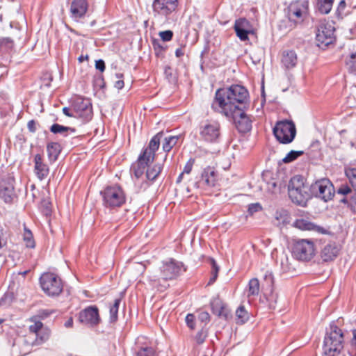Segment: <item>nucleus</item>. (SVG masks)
<instances>
[{"instance_id":"35","label":"nucleus","mask_w":356,"mask_h":356,"mask_svg":"<svg viewBox=\"0 0 356 356\" xmlns=\"http://www.w3.org/2000/svg\"><path fill=\"white\" fill-rule=\"evenodd\" d=\"M24 241L27 248H33L35 247V241L31 232L26 227H24Z\"/></svg>"},{"instance_id":"10","label":"nucleus","mask_w":356,"mask_h":356,"mask_svg":"<svg viewBox=\"0 0 356 356\" xmlns=\"http://www.w3.org/2000/svg\"><path fill=\"white\" fill-rule=\"evenodd\" d=\"M308 13L307 1H296L291 3L286 9V16L289 26L294 28L298 24L303 22Z\"/></svg>"},{"instance_id":"36","label":"nucleus","mask_w":356,"mask_h":356,"mask_svg":"<svg viewBox=\"0 0 356 356\" xmlns=\"http://www.w3.org/2000/svg\"><path fill=\"white\" fill-rule=\"evenodd\" d=\"M302 154H303L302 151L292 150L286 154V156L282 159V161L285 163H290Z\"/></svg>"},{"instance_id":"3","label":"nucleus","mask_w":356,"mask_h":356,"mask_svg":"<svg viewBox=\"0 0 356 356\" xmlns=\"http://www.w3.org/2000/svg\"><path fill=\"white\" fill-rule=\"evenodd\" d=\"M343 348V334L341 329L332 324L323 343V351L327 356L338 355Z\"/></svg>"},{"instance_id":"49","label":"nucleus","mask_w":356,"mask_h":356,"mask_svg":"<svg viewBox=\"0 0 356 356\" xmlns=\"http://www.w3.org/2000/svg\"><path fill=\"white\" fill-rule=\"evenodd\" d=\"M339 194L348 195L352 193L351 188L347 185H342L337 191Z\"/></svg>"},{"instance_id":"32","label":"nucleus","mask_w":356,"mask_h":356,"mask_svg":"<svg viewBox=\"0 0 356 356\" xmlns=\"http://www.w3.org/2000/svg\"><path fill=\"white\" fill-rule=\"evenodd\" d=\"M236 323L238 324H243L245 323L248 318V313L245 309L243 306H240L236 311Z\"/></svg>"},{"instance_id":"16","label":"nucleus","mask_w":356,"mask_h":356,"mask_svg":"<svg viewBox=\"0 0 356 356\" xmlns=\"http://www.w3.org/2000/svg\"><path fill=\"white\" fill-rule=\"evenodd\" d=\"M72 107L75 118H82L85 121H88L91 119L92 110L88 99L77 98L73 102Z\"/></svg>"},{"instance_id":"53","label":"nucleus","mask_w":356,"mask_h":356,"mask_svg":"<svg viewBox=\"0 0 356 356\" xmlns=\"http://www.w3.org/2000/svg\"><path fill=\"white\" fill-rule=\"evenodd\" d=\"M95 67L97 70H99L100 72H104L105 70V63L103 60L99 59L95 63Z\"/></svg>"},{"instance_id":"26","label":"nucleus","mask_w":356,"mask_h":356,"mask_svg":"<svg viewBox=\"0 0 356 356\" xmlns=\"http://www.w3.org/2000/svg\"><path fill=\"white\" fill-rule=\"evenodd\" d=\"M47 151L49 161H55L60 152V145L58 143H50L47 146Z\"/></svg>"},{"instance_id":"42","label":"nucleus","mask_w":356,"mask_h":356,"mask_svg":"<svg viewBox=\"0 0 356 356\" xmlns=\"http://www.w3.org/2000/svg\"><path fill=\"white\" fill-rule=\"evenodd\" d=\"M14 296L12 293H6L0 300V305L9 306L13 302Z\"/></svg>"},{"instance_id":"18","label":"nucleus","mask_w":356,"mask_h":356,"mask_svg":"<svg viewBox=\"0 0 356 356\" xmlns=\"http://www.w3.org/2000/svg\"><path fill=\"white\" fill-rule=\"evenodd\" d=\"M14 196V179L8 176L0 181V197L5 202L10 203Z\"/></svg>"},{"instance_id":"29","label":"nucleus","mask_w":356,"mask_h":356,"mask_svg":"<svg viewBox=\"0 0 356 356\" xmlns=\"http://www.w3.org/2000/svg\"><path fill=\"white\" fill-rule=\"evenodd\" d=\"M334 0H318L317 9L322 14H328L332 10Z\"/></svg>"},{"instance_id":"61","label":"nucleus","mask_w":356,"mask_h":356,"mask_svg":"<svg viewBox=\"0 0 356 356\" xmlns=\"http://www.w3.org/2000/svg\"><path fill=\"white\" fill-rule=\"evenodd\" d=\"M78 59H79V61L80 63H82L83 61H84V60H88V55H86V56H83V55H81V56H80L79 57V58H78Z\"/></svg>"},{"instance_id":"8","label":"nucleus","mask_w":356,"mask_h":356,"mask_svg":"<svg viewBox=\"0 0 356 356\" xmlns=\"http://www.w3.org/2000/svg\"><path fill=\"white\" fill-rule=\"evenodd\" d=\"M183 267L182 263L177 261L175 259H170L165 261L160 267L159 276L154 275L152 281L154 282V284L156 286V282H160L161 279L165 282L169 280H173L180 275Z\"/></svg>"},{"instance_id":"6","label":"nucleus","mask_w":356,"mask_h":356,"mask_svg":"<svg viewBox=\"0 0 356 356\" xmlns=\"http://www.w3.org/2000/svg\"><path fill=\"white\" fill-rule=\"evenodd\" d=\"M273 131L276 139L282 144L291 143L296 135L295 124L288 120L278 121Z\"/></svg>"},{"instance_id":"9","label":"nucleus","mask_w":356,"mask_h":356,"mask_svg":"<svg viewBox=\"0 0 356 356\" xmlns=\"http://www.w3.org/2000/svg\"><path fill=\"white\" fill-rule=\"evenodd\" d=\"M43 291L49 296H58L63 291V285L60 278L52 273H44L40 278Z\"/></svg>"},{"instance_id":"11","label":"nucleus","mask_w":356,"mask_h":356,"mask_svg":"<svg viewBox=\"0 0 356 356\" xmlns=\"http://www.w3.org/2000/svg\"><path fill=\"white\" fill-rule=\"evenodd\" d=\"M315 247L313 241L300 239L295 242L293 247V254L301 261H309L315 254Z\"/></svg>"},{"instance_id":"1","label":"nucleus","mask_w":356,"mask_h":356,"mask_svg":"<svg viewBox=\"0 0 356 356\" xmlns=\"http://www.w3.org/2000/svg\"><path fill=\"white\" fill-rule=\"evenodd\" d=\"M163 136V131L156 134L149 141L148 146L140 153L137 161L133 163L131 170L137 179L142 177L146 170L145 177L147 180L154 181L161 172L162 163H152L155 158V152L159 149Z\"/></svg>"},{"instance_id":"33","label":"nucleus","mask_w":356,"mask_h":356,"mask_svg":"<svg viewBox=\"0 0 356 356\" xmlns=\"http://www.w3.org/2000/svg\"><path fill=\"white\" fill-rule=\"evenodd\" d=\"M121 300L117 298L114 300L113 305L110 307V322L115 323L118 320V313Z\"/></svg>"},{"instance_id":"41","label":"nucleus","mask_w":356,"mask_h":356,"mask_svg":"<svg viewBox=\"0 0 356 356\" xmlns=\"http://www.w3.org/2000/svg\"><path fill=\"white\" fill-rule=\"evenodd\" d=\"M40 334H35L36 339H35V343L36 344H40L46 341L49 336V331L48 330H42L40 332Z\"/></svg>"},{"instance_id":"47","label":"nucleus","mask_w":356,"mask_h":356,"mask_svg":"<svg viewBox=\"0 0 356 356\" xmlns=\"http://www.w3.org/2000/svg\"><path fill=\"white\" fill-rule=\"evenodd\" d=\"M195 316L192 314H188L186 316V322L187 325L192 330L195 328Z\"/></svg>"},{"instance_id":"56","label":"nucleus","mask_w":356,"mask_h":356,"mask_svg":"<svg viewBox=\"0 0 356 356\" xmlns=\"http://www.w3.org/2000/svg\"><path fill=\"white\" fill-rule=\"evenodd\" d=\"M27 127L31 132L34 133L36 131V126H35V121L30 120L27 124Z\"/></svg>"},{"instance_id":"20","label":"nucleus","mask_w":356,"mask_h":356,"mask_svg":"<svg viewBox=\"0 0 356 356\" xmlns=\"http://www.w3.org/2000/svg\"><path fill=\"white\" fill-rule=\"evenodd\" d=\"M216 172L211 167L204 168L201 174V179L198 181V187L211 188L216 182Z\"/></svg>"},{"instance_id":"17","label":"nucleus","mask_w":356,"mask_h":356,"mask_svg":"<svg viewBox=\"0 0 356 356\" xmlns=\"http://www.w3.org/2000/svg\"><path fill=\"white\" fill-rule=\"evenodd\" d=\"M80 322L86 325L94 326L99 324L100 318L97 307H88L80 312L79 315Z\"/></svg>"},{"instance_id":"62","label":"nucleus","mask_w":356,"mask_h":356,"mask_svg":"<svg viewBox=\"0 0 356 356\" xmlns=\"http://www.w3.org/2000/svg\"><path fill=\"white\" fill-rule=\"evenodd\" d=\"M154 44V49L156 51L157 49H159V50H162V47L160 46V44H159V42H154L153 43Z\"/></svg>"},{"instance_id":"64","label":"nucleus","mask_w":356,"mask_h":356,"mask_svg":"<svg viewBox=\"0 0 356 356\" xmlns=\"http://www.w3.org/2000/svg\"><path fill=\"white\" fill-rule=\"evenodd\" d=\"M169 285L168 284H164V285H161L160 284L159 286H158V289L159 290H161V291H163V289H166Z\"/></svg>"},{"instance_id":"40","label":"nucleus","mask_w":356,"mask_h":356,"mask_svg":"<svg viewBox=\"0 0 356 356\" xmlns=\"http://www.w3.org/2000/svg\"><path fill=\"white\" fill-rule=\"evenodd\" d=\"M136 356H155V350L152 347L141 348L137 351Z\"/></svg>"},{"instance_id":"25","label":"nucleus","mask_w":356,"mask_h":356,"mask_svg":"<svg viewBox=\"0 0 356 356\" xmlns=\"http://www.w3.org/2000/svg\"><path fill=\"white\" fill-rule=\"evenodd\" d=\"M211 308L213 314L225 318L228 316V311L225 305L220 300H216L211 302Z\"/></svg>"},{"instance_id":"48","label":"nucleus","mask_w":356,"mask_h":356,"mask_svg":"<svg viewBox=\"0 0 356 356\" xmlns=\"http://www.w3.org/2000/svg\"><path fill=\"white\" fill-rule=\"evenodd\" d=\"M51 312L48 310L42 309L38 311L37 315L34 316L33 317H38V320L40 321V319H44L48 317L51 314Z\"/></svg>"},{"instance_id":"15","label":"nucleus","mask_w":356,"mask_h":356,"mask_svg":"<svg viewBox=\"0 0 356 356\" xmlns=\"http://www.w3.org/2000/svg\"><path fill=\"white\" fill-rule=\"evenodd\" d=\"M232 115H225L232 118L236 129L241 133L248 132L252 129V120L241 108L233 111Z\"/></svg>"},{"instance_id":"5","label":"nucleus","mask_w":356,"mask_h":356,"mask_svg":"<svg viewBox=\"0 0 356 356\" xmlns=\"http://www.w3.org/2000/svg\"><path fill=\"white\" fill-rule=\"evenodd\" d=\"M104 205L110 209L121 207L125 203V194L118 186H108L101 192Z\"/></svg>"},{"instance_id":"30","label":"nucleus","mask_w":356,"mask_h":356,"mask_svg":"<svg viewBox=\"0 0 356 356\" xmlns=\"http://www.w3.org/2000/svg\"><path fill=\"white\" fill-rule=\"evenodd\" d=\"M259 293V282L257 278L251 279L248 283V297L257 296Z\"/></svg>"},{"instance_id":"44","label":"nucleus","mask_w":356,"mask_h":356,"mask_svg":"<svg viewBox=\"0 0 356 356\" xmlns=\"http://www.w3.org/2000/svg\"><path fill=\"white\" fill-rule=\"evenodd\" d=\"M262 209V207L259 203H252L248 205V212L250 216Z\"/></svg>"},{"instance_id":"13","label":"nucleus","mask_w":356,"mask_h":356,"mask_svg":"<svg viewBox=\"0 0 356 356\" xmlns=\"http://www.w3.org/2000/svg\"><path fill=\"white\" fill-rule=\"evenodd\" d=\"M178 6V0H154L152 9L154 17L167 18L175 12Z\"/></svg>"},{"instance_id":"60","label":"nucleus","mask_w":356,"mask_h":356,"mask_svg":"<svg viewBox=\"0 0 356 356\" xmlns=\"http://www.w3.org/2000/svg\"><path fill=\"white\" fill-rule=\"evenodd\" d=\"M73 325V320L72 318H69L65 323V326L66 327H71Z\"/></svg>"},{"instance_id":"54","label":"nucleus","mask_w":356,"mask_h":356,"mask_svg":"<svg viewBox=\"0 0 356 356\" xmlns=\"http://www.w3.org/2000/svg\"><path fill=\"white\" fill-rule=\"evenodd\" d=\"M199 319L202 322H208L209 321L210 316L209 313L202 312L199 314Z\"/></svg>"},{"instance_id":"12","label":"nucleus","mask_w":356,"mask_h":356,"mask_svg":"<svg viewBox=\"0 0 356 356\" xmlns=\"http://www.w3.org/2000/svg\"><path fill=\"white\" fill-rule=\"evenodd\" d=\"M220 124L216 121L207 120L203 122L200 126L201 139L209 143L216 142L220 134Z\"/></svg>"},{"instance_id":"63","label":"nucleus","mask_w":356,"mask_h":356,"mask_svg":"<svg viewBox=\"0 0 356 356\" xmlns=\"http://www.w3.org/2000/svg\"><path fill=\"white\" fill-rule=\"evenodd\" d=\"M185 174L184 172H181L179 177H177V183H180L181 181V180L183 179V177H184V175Z\"/></svg>"},{"instance_id":"19","label":"nucleus","mask_w":356,"mask_h":356,"mask_svg":"<svg viewBox=\"0 0 356 356\" xmlns=\"http://www.w3.org/2000/svg\"><path fill=\"white\" fill-rule=\"evenodd\" d=\"M237 37L241 41L249 40L248 35L253 33L252 26L250 22L245 18L236 19L234 26Z\"/></svg>"},{"instance_id":"22","label":"nucleus","mask_w":356,"mask_h":356,"mask_svg":"<svg viewBox=\"0 0 356 356\" xmlns=\"http://www.w3.org/2000/svg\"><path fill=\"white\" fill-rule=\"evenodd\" d=\"M339 248L335 243H330L324 246L321 252L323 261L329 262L335 259L339 252Z\"/></svg>"},{"instance_id":"50","label":"nucleus","mask_w":356,"mask_h":356,"mask_svg":"<svg viewBox=\"0 0 356 356\" xmlns=\"http://www.w3.org/2000/svg\"><path fill=\"white\" fill-rule=\"evenodd\" d=\"M116 77L118 79L115 83V87L118 89H122L124 87V81L122 79L123 75L122 74H117Z\"/></svg>"},{"instance_id":"46","label":"nucleus","mask_w":356,"mask_h":356,"mask_svg":"<svg viewBox=\"0 0 356 356\" xmlns=\"http://www.w3.org/2000/svg\"><path fill=\"white\" fill-rule=\"evenodd\" d=\"M194 163H195V159H192V158L190 159L186 163L182 172H184V174H187V175L190 174L192 170Z\"/></svg>"},{"instance_id":"7","label":"nucleus","mask_w":356,"mask_h":356,"mask_svg":"<svg viewBox=\"0 0 356 356\" xmlns=\"http://www.w3.org/2000/svg\"><path fill=\"white\" fill-rule=\"evenodd\" d=\"M312 196L327 202L334 195V188L332 182L326 178L316 180L309 187Z\"/></svg>"},{"instance_id":"37","label":"nucleus","mask_w":356,"mask_h":356,"mask_svg":"<svg viewBox=\"0 0 356 356\" xmlns=\"http://www.w3.org/2000/svg\"><path fill=\"white\" fill-rule=\"evenodd\" d=\"M346 173L353 189L356 192V168L349 169Z\"/></svg>"},{"instance_id":"23","label":"nucleus","mask_w":356,"mask_h":356,"mask_svg":"<svg viewBox=\"0 0 356 356\" xmlns=\"http://www.w3.org/2000/svg\"><path fill=\"white\" fill-rule=\"evenodd\" d=\"M34 172L40 180L45 179L49 175V167L43 162L40 154H36L34 157Z\"/></svg>"},{"instance_id":"52","label":"nucleus","mask_w":356,"mask_h":356,"mask_svg":"<svg viewBox=\"0 0 356 356\" xmlns=\"http://www.w3.org/2000/svg\"><path fill=\"white\" fill-rule=\"evenodd\" d=\"M348 204L351 209L354 212H356V192H355V194L351 196L350 199L348 201Z\"/></svg>"},{"instance_id":"31","label":"nucleus","mask_w":356,"mask_h":356,"mask_svg":"<svg viewBox=\"0 0 356 356\" xmlns=\"http://www.w3.org/2000/svg\"><path fill=\"white\" fill-rule=\"evenodd\" d=\"M179 138V136L165 137L163 143V149L165 152H169L177 144Z\"/></svg>"},{"instance_id":"57","label":"nucleus","mask_w":356,"mask_h":356,"mask_svg":"<svg viewBox=\"0 0 356 356\" xmlns=\"http://www.w3.org/2000/svg\"><path fill=\"white\" fill-rule=\"evenodd\" d=\"M63 113L65 115H67V116H68V117H74V118H75V114H74V111H73V109L72 110V111H70V109L69 108H67V107H64V108H63Z\"/></svg>"},{"instance_id":"55","label":"nucleus","mask_w":356,"mask_h":356,"mask_svg":"<svg viewBox=\"0 0 356 356\" xmlns=\"http://www.w3.org/2000/svg\"><path fill=\"white\" fill-rule=\"evenodd\" d=\"M6 245V240L3 238V229L0 226V249Z\"/></svg>"},{"instance_id":"59","label":"nucleus","mask_w":356,"mask_h":356,"mask_svg":"<svg viewBox=\"0 0 356 356\" xmlns=\"http://www.w3.org/2000/svg\"><path fill=\"white\" fill-rule=\"evenodd\" d=\"M184 54V51L182 49H177L175 51V55L177 57H181Z\"/></svg>"},{"instance_id":"28","label":"nucleus","mask_w":356,"mask_h":356,"mask_svg":"<svg viewBox=\"0 0 356 356\" xmlns=\"http://www.w3.org/2000/svg\"><path fill=\"white\" fill-rule=\"evenodd\" d=\"M293 227L303 231L316 230L317 226L313 222L305 219H297L293 222Z\"/></svg>"},{"instance_id":"27","label":"nucleus","mask_w":356,"mask_h":356,"mask_svg":"<svg viewBox=\"0 0 356 356\" xmlns=\"http://www.w3.org/2000/svg\"><path fill=\"white\" fill-rule=\"evenodd\" d=\"M50 131L55 134H59L63 136H67L70 134H74L76 132L74 128L65 127L59 124H54L51 125Z\"/></svg>"},{"instance_id":"21","label":"nucleus","mask_w":356,"mask_h":356,"mask_svg":"<svg viewBox=\"0 0 356 356\" xmlns=\"http://www.w3.org/2000/svg\"><path fill=\"white\" fill-rule=\"evenodd\" d=\"M88 8L86 0H73L70 6V13L74 19L82 18L85 16Z\"/></svg>"},{"instance_id":"2","label":"nucleus","mask_w":356,"mask_h":356,"mask_svg":"<svg viewBox=\"0 0 356 356\" xmlns=\"http://www.w3.org/2000/svg\"><path fill=\"white\" fill-rule=\"evenodd\" d=\"M248 97V91L240 85L220 88L216 92L211 108L224 115H232L233 111L241 108V106L247 102Z\"/></svg>"},{"instance_id":"51","label":"nucleus","mask_w":356,"mask_h":356,"mask_svg":"<svg viewBox=\"0 0 356 356\" xmlns=\"http://www.w3.org/2000/svg\"><path fill=\"white\" fill-rule=\"evenodd\" d=\"M264 279L268 282V284H272L274 280L273 273L269 270L266 271L264 275Z\"/></svg>"},{"instance_id":"24","label":"nucleus","mask_w":356,"mask_h":356,"mask_svg":"<svg viewBox=\"0 0 356 356\" xmlns=\"http://www.w3.org/2000/svg\"><path fill=\"white\" fill-rule=\"evenodd\" d=\"M298 58L294 51H284L282 57V63L286 69H291L297 64Z\"/></svg>"},{"instance_id":"45","label":"nucleus","mask_w":356,"mask_h":356,"mask_svg":"<svg viewBox=\"0 0 356 356\" xmlns=\"http://www.w3.org/2000/svg\"><path fill=\"white\" fill-rule=\"evenodd\" d=\"M159 36L163 41L168 42L172 40L173 36V32L170 30L159 32Z\"/></svg>"},{"instance_id":"43","label":"nucleus","mask_w":356,"mask_h":356,"mask_svg":"<svg viewBox=\"0 0 356 356\" xmlns=\"http://www.w3.org/2000/svg\"><path fill=\"white\" fill-rule=\"evenodd\" d=\"M14 46V42L10 38H0V47L6 49H12Z\"/></svg>"},{"instance_id":"14","label":"nucleus","mask_w":356,"mask_h":356,"mask_svg":"<svg viewBox=\"0 0 356 356\" xmlns=\"http://www.w3.org/2000/svg\"><path fill=\"white\" fill-rule=\"evenodd\" d=\"M334 27L328 22H321L316 30V39L318 45L327 46L334 40Z\"/></svg>"},{"instance_id":"39","label":"nucleus","mask_w":356,"mask_h":356,"mask_svg":"<svg viewBox=\"0 0 356 356\" xmlns=\"http://www.w3.org/2000/svg\"><path fill=\"white\" fill-rule=\"evenodd\" d=\"M346 66L350 72H356V53L350 56L346 61Z\"/></svg>"},{"instance_id":"34","label":"nucleus","mask_w":356,"mask_h":356,"mask_svg":"<svg viewBox=\"0 0 356 356\" xmlns=\"http://www.w3.org/2000/svg\"><path fill=\"white\" fill-rule=\"evenodd\" d=\"M30 321L33 323V325H31L29 327L30 332L35 333V334H40L41 330H43V324L40 322V321L38 320V317H32Z\"/></svg>"},{"instance_id":"38","label":"nucleus","mask_w":356,"mask_h":356,"mask_svg":"<svg viewBox=\"0 0 356 356\" xmlns=\"http://www.w3.org/2000/svg\"><path fill=\"white\" fill-rule=\"evenodd\" d=\"M211 263L212 266L211 277L208 282V284H212L216 280L219 271V267L213 259L211 260Z\"/></svg>"},{"instance_id":"58","label":"nucleus","mask_w":356,"mask_h":356,"mask_svg":"<svg viewBox=\"0 0 356 356\" xmlns=\"http://www.w3.org/2000/svg\"><path fill=\"white\" fill-rule=\"evenodd\" d=\"M346 1L344 0H341L337 8V12L339 13H341L343 11L345 7H346Z\"/></svg>"},{"instance_id":"4","label":"nucleus","mask_w":356,"mask_h":356,"mask_svg":"<svg viewBox=\"0 0 356 356\" xmlns=\"http://www.w3.org/2000/svg\"><path fill=\"white\" fill-rule=\"evenodd\" d=\"M304 184V179L301 176H294L289 184V196L291 201L301 207H306L307 201L311 198L310 192Z\"/></svg>"}]
</instances>
